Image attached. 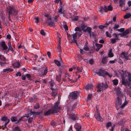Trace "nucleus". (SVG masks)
<instances>
[{
	"label": "nucleus",
	"mask_w": 131,
	"mask_h": 131,
	"mask_svg": "<svg viewBox=\"0 0 131 131\" xmlns=\"http://www.w3.org/2000/svg\"><path fill=\"white\" fill-rule=\"evenodd\" d=\"M60 102L58 101L54 103V107L51 109L49 110L44 113L45 115H48L50 114H53L56 113L60 110V107L59 105Z\"/></svg>",
	"instance_id": "f257e3e1"
},
{
	"label": "nucleus",
	"mask_w": 131,
	"mask_h": 131,
	"mask_svg": "<svg viewBox=\"0 0 131 131\" xmlns=\"http://www.w3.org/2000/svg\"><path fill=\"white\" fill-rule=\"evenodd\" d=\"M7 8V12L8 13V15H12L15 16L18 13V11L13 6H9Z\"/></svg>",
	"instance_id": "f03ea898"
},
{
	"label": "nucleus",
	"mask_w": 131,
	"mask_h": 131,
	"mask_svg": "<svg viewBox=\"0 0 131 131\" xmlns=\"http://www.w3.org/2000/svg\"><path fill=\"white\" fill-rule=\"evenodd\" d=\"M122 100L120 98L118 97H117V100L115 102V105L116 108H123L128 103L127 101L125 100L124 103L122 105H121L122 104Z\"/></svg>",
	"instance_id": "7ed1b4c3"
},
{
	"label": "nucleus",
	"mask_w": 131,
	"mask_h": 131,
	"mask_svg": "<svg viewBox=\"0 0 131 131\" xmlns=\"http://www.w3.org/2000/svg\"><path fill=\"white\" fill-rule=\"evenodd\" d=\"M119 72L122 78V84L123 85H125V79L126 75V72L122 70L119 71Z\"/></svg>",
	"instance_id": "20e7f679"
},
{
	"label": "nucleus",
	"mask_w": 131,
	"mask_h": 131,
	"mask_svg": "<svg viewBox=\"0 0 131 131\" xmlns=\"http://www.w3.org/2000/svg\"><path fill=\"white\" fill-rule=\"evenodd\" d=\"M108 87L107 84H105L103 83H102L98 84L97 85L98 90V92H100L103 91L104 90L106 89Z\"/></svg>",
	"instance_id": "39448f33"
},
{
	"label": "nucleus",
	"mask_w": 131,
	"mask_h": 131,
	"mask_svg": "<svg viewBox=\"0 0 131 131\" xmlns=\"http://www.w3.org/2000/svg\"><path fill=\"white\" fill-rule=\"evenodd\" d=\"M127 74L128 75V80L125 79V84L123 85L125 86L127 85L129 86L131 81V74L128 72H127Z\"/></svg>",
	"instance_id": "423d86ee"
},
{
	"label": "nucleus",
	"mask_w": 131,
	"mask_h": 131,
	"mask_svg": "<svg viewBox=\"0 0 131 131\" xmlns=\"http://www.w3.org/2000/svg\"><path fill=\"white\" fill-rule=\"evenodd\" d=\"M79 94L78 92L77 91H75L71 92L69 94V96L71 97V98L73 99H76L77 97Z\"/></svg>",
	"instance_id": "0eeeda50"
},
{
	"label": "nucleus",
	"mask_w": 131,
	"mask_h": 131,
	"mask_svg": "<svg viewBox=\"0 0 131 131\" xmlns=\"http://www.w3.org/2000/svg\"><path fill=\"white\" fill-rule=\"evenodd\" d=\"M48 72V69L45 67L42 70H40L38 71V73L41 76L45 75Z\"/></svg>",
	"instance_id": "6e6552de"
},
{
	"label": "nucleus",
	"mask_w": 131,
	"mask_h": 131,
	"mask_svg": "<svg viewBox=\"0 0 131 131\" xmlns=\"http://www.w3.org/2000/svg\"><path fill=\"white\" fill-rule=\"evenodd\" d=\"M115 90L116 94L117 96V97H122L123 95L121 91V89L118 87H117L115 88Z\"/></svg>",
	"instance_id": "1a4fd4ad"
},
{
	"label": "nucleus",
	"mask_w": 131,
	"mask_h": 131,
	"mask_svg": "<svg viewBox=\"0 0 131 131\" xmlns=\"http://www.w3.org/2000/svg\"><path fill=\"white\" fill-rule=\"evenodd\" d=\"M36 114V112H31V113H28V114H25V116H22L21 118L19 119L18 120L17 123H19L20 121L22 120V118L24 117H28L30 115H31L32 114L35 115Z\"/></svg>",
	"instance_id": "9d476101"
},
{
	"label": "nucleus",
	"mask_w": 131,
	"mask_h": 131,
	"mask_svg": "<svg viewBox=\"0 0 131 131\" xmlns=\"http://www.w3.org/2000/svg\"><path fill=\"white\" fill-rule=\"evenodd\" d=\"M81 27L82 29V30H83L84 32H90V27H86V26L82 24L81 25Z\"/></svg>",
	"instance_id": "9b49d317"
},
{
	"label": "nucleus",
	"mask_w": 131,
	"mask_h": 131,
	"mask_svg": "<svg viewBox=\"0 0 131 131\" xmlns=\"http://www.w3.org/2000/svg\"><path fill=\"white\" fill-rule=\"evenodd\" d=\"M129 30L128 29H126L123 32L122 36L124 38H127L128 37V35L129 33Z\"/></svg>",
	"instance_id": "f8f14e48"
},
{
	"label": "nucleus",
	"mask_w": 131,
	"mask_h": 131,
	"mask_svg": "<svg viewBox=\"0 0 131 131\" xmlns=\"http://www.w3.org/2000/svg\"><path fill=\"white\" fill-rule=\"evenodd\" d=\"M128 53L127 52H123L121 54V56L123 58H125L126 60L128 59L129 57L127 56Z\"/></svg>",
	"instance_id": "ddd939ff"
},
{
	"label": "nucleus",
	"mask_w": 131,
	"mask_h": 131,
	"mask_svg": "<svg viewBox=\"0 0 131 131\" xmlns=\"http://www.w3.org/2000/svg\"><path fill=\"white\" fill-rule=\"evenodd\" d=\"M0 46L3 48V50H6L8 48L7 46L4 41H2L0 42Z\"/></svg>",
	"instance_id": "4468645a"
},
{
	"label": "nucleus",
	"mask_w": 131,
	"mask_h": 131,
	"mask_svg": "<svg viewBox=\"0 0 131 131\" xmlns=\"http://www.w3.org/2000/svg\"><path fill=\"white\" fill-rule=\"evenodd\" d=\"M71 43H74L76 44L78 47V48L80 49V48L82 47L81 46H82L83 45L81 43V41H71Z\"/></svg>",
	"instance_id": "2eb2a0df"
},
{
	"label": "nucleus",
	"mask_w": 131,
	"mask_h": 131,
	"mask_svg": "<svg viewBox=\"0 0 131 131\" xmlns=\"http://www.w3.org/2000/svg\"><path fill=\"white\" fill-rule=\"evenodd\" d=\"M47 23L48 24V25L51 27H54L55 26V24L53 21H52V20L48 21L47 22Z\"/></svg>",
	"instance_id": "dca6fc26"
},
{
	"label": "nucleus",
	"mask_w": 131,
	"mask_h": 131,
	"mask_svg": "<svg viewBox=\"0 0 131 131\" xmlns=\"http://www.w3.org/2000/svg\"><path fill=\"white\" fill-rule=\"evenodd\" d=\"M119 6L121 7H123L125 4V0H120L119 1Z\"/></svg>",
	"instance_id": "f3484780"
},
{
	"label": "nucleus",
	"mask_w": 131,
	"mask_h": 131,
	"mask_svg": "<svg viewBox=\"0 0 131 131\" xmlns=\"http://www.w3.org/2000/svg\"><path fill=\"white\" fill-rule=\"evenodd\" d=\"M74 127L77 131H80L81 129V126L78 123L76 124L74 126Z\"/></svg>",
	"instance_id": "a211bd4d"
},
{
	"label": "nucleus",
	"mask_w": 131,
	"mask_h": 131,
	"mask_svg": "<svg viewBox=\"0 0 131 131\" xmlns=\"http://www.w3.org/2000/svg\"><path fill=\"white\" fill-rule=\"evenodd\" d=\"M95 46L97 47L96 50L97 51L100 50V49L102 47L103 45L101 44H99L97 43L95 44Z\"/></svg>",
	"instance_id": "6ab92c4d"
},
{
	"label": "nucleus",
	"mask_w": 131,
	"mask_h": 131,
	"mask_svg": "<svg viewBox=\"0 0 131 131\" xmlns=\"http://www.w3.org/2000/svg\"><path fill=\"white\" fill-rule=\"evenodd\" d=\"M107 60V57H103L102 58V62L103 64H106Z\"/></svg>",
	"instance_id": "aec40b11"
},
{
	"label": "nucleus",
	"mask_w": 131,
	"mask_h": 131,
	"mask_svg": "<svg viewBox=\"0 0 131 131\" xmlns=\"http://www.w3.org/2000/svg\"><path fill=\"white\" fill-rule=\"evenodd\" d=\"M75 115L74 114L72 113L70 115L69 118L72 120H75Z\"/></svg>",
	"instance_id": "412c9836"
},
{
	"label": "nucleus",
	"mask_w": 131,
	"mask_h": 131,
	"mask_svg": "<svg viewBox=\"0 0 131 131\" xmlns=\"http://www.w3.org/2000/svg\"><path fill=\"white\" fill-rule=\"evenodd\" d=\"M78 32H76L73 34L72 35V36L73 37V39L72 41H76V39L77 38Z\"/></svg>",
	"instance_id": "4be33fe9"
},
{
	"label": "nucleus",
	"mask_w": 131,
	"mask_h": 131,
	"mask_svg": "<svg viewBox=\"0 0 131 131\" xmlns=\"http://www.w3.org/2000/svg\"><path fill=\"white\" fill-rule=\"evenodd\" d=\"M1 119L2 121L5 122L8 121V120H9V119L7 117L5 116H2L1 117Z\"/></svg>",
	"instance_id": "5701e85b"
},
{
	"label": "nucleus",
	"mask_w": 131,
	"mask_h": 131,
	"mask_svg": "<svg viewBox=\"0 0 131 131\" xmlns=\"http://www.w3.org/2000/svg\"><path fill=\"white\" fill-rule=\"evenodd\" d=\"M10 41H9L8 43V49L10 50L12 52L14 51L13 48L11 46Z\"/></svg>",
	"instance_id": "b1692460"
},
{
	"label": "nucleus",
	"mask_w": 131,
	"mask_h": 131,
	"mask_svg": "<svg viewBox=\"0 0 131 131\" xmlns=\"http://www.w3.org/2000/svg\"><path fill=\"white\" fill-rule=\"evenodd\" d=\"M51 89L52 90V93H51V95H52L55 97V96H56V92L52 88H51Z\"/></svg>",
	"instance_id": "393cba45"
},
{
	"label": "nucleus",
	"mask_w": 131,
	"mask_h": 131,
	"mask_svg": "<svg viewBox=\"0 0 131 131\" xmlns=\"http://www.w3.org/2000/svg\"><path fill=\"white\" fill-rule=\"evenodd\" d=\"M127 94L129 95L130 97H131V87L130 86L129 88L127 89Z\"/></svg>",
	"instance_id": "a878e982"
},
{
	"label": "nucleus",
	"mask_w": 131,
	"mask_h": 131,
	"mask_svg": "<svg viewBox=\"0 0 131 131\" xmlns=\"http://www.w3.org/2000/svg\"><path fill=\"white\" fill-rule=\"evenodd\" d=\"M54 61L55 63L58 66H60V63L62 62V61L61 60L60 62L57 60H54Z\"/></svg>",
	"instance_id": "bb28decb"
},
{
	"label": "nucleus",
	"mask_w": 131,
	"mask_h": 131,
	"mask_svg": "<svg viewBox=\"0 0 131 131\" xmlns=\"http://www.w3.org/2000/svg\"><path fill=\"white\" fill-rule=\"evenodd\" d=\"M11 120L12 122L17 121L18 119L16 116H12L11 118Z\"/></svg>",
	"instance_id": "cd10ccee"
},
{
	"label": "nucleus",
	"mask_w": 131,
	"mask_h": 131,
	"mask_svg": "<svg viewBox=\"0 0 131 131\" xmlns=\"http://www.w3.org/2000/svg\"><path fill=\"white\" fill-rule=\"evenodd\" d=\"M92 29L91 28H90V32H88L90 36V37H94L95 36V34H94L93 32H92Z\"/></svg>",
	"instance_id": "c85d7f7f"
},
{
	"label": "nucleus",
	"mask_w": 131,
	"mask_h": 131,
	"mask_svg": "<svg viewBox=\"0 0 131 131\" xmlns=\"http://www.w3.org/2000/svg\"><path fill=\"white\" fill-rule=\"evenodd\" d=\"M104 71L102 70H100V71L97 72V74L99 75L103 76L104 75Z\"/></svg>",
	"instance_id": "c756f323"
},
{
	"label": "nucleus",
	"mask_w": 131,
	"mask_h": 131,
	"mask_svg": "<svg viewBox=\"0 0 131 131\" xmlns=\"http://www.w3.org/2000/svg\"><path fill=\"white\" fill-rule=\"evenodd\" d=\"M96 119L98 121H102V119L101 117L100 114L98 113L97 116L96 117Z\"/></svg>",
	"instance_id": "7c9ffc66"
},
{
	"label": "nucleus",
	"mask_w": 131,
	"mask_h": 131,
	"mask_svg": "<svg viewBox=\"0 0 131 131\" xmlns=\"http://www.w3.org/2000/svg\"><path fill=\"white\" fill-rule=\"evenodd\" d=\"M13 66L17 68L20 66V64L18 62H16L13 64Z\"/></svg>",
	"instance_id": "2f4dec72"
},
{
	"label": "nucleus",
	"mask_w": 131,
	"mask_h": 131,
	"mask_svg": "<svg viewBox=\"0 0 131 131\" xmlns=\"http://www.w3.org/2000/svg\"><path fill=\"white\" fill-rule=\"evenodd\" d=\"M13 71V70L10 68L4 69L3 70V72H7V73L9 72L12 71Z\"/></svg>",
	"instance_id": "473e14b6"
},
{
	"label": "nucleus",
	"mask_w": 131,
	"mask_h": 131,
	"mask_svg": "<svg viewBox=\"0 0 131 131\" xmlns=\"http://www.w3.org/2000/svg\"><path fill=\"white\" fill-rule=\"evenodd\" d=\"M84 61L88 63V62L91 64H92L94 63V61L92 59H91L89 60V61H88L87 59H85Z\"/></svg>",
	"instance_id": "72a5a7b5"
},
{
	"label": "nucleus",
	"mask_w": 131,
	"mask_h": 131,
	"mask_svg": "<svg viewBox=\"0 0 131 131\" xmlns=\"http://www.w3.org/2000/svg\"><path fill=\"white\" fill-rule=\"evenodd\" d=\"M114 56V54L112 52V51L111 50L109 51L108 53V56L110 57H112Z\"/></svg>",
	"instance_id": "f704fd0d"
},
{
	"label": "nucleus",
	"mask_w": 131,
	"mask_h": 131,
	"mask_svg": "<svg viewBox=\"0 0 131 131\" xmlns=\"http://www.w3.org/2000/svg\"><path fill=\"white\" fill-rule=\"evenodd\" d=\"M12 131H21L20 129L18 126H16L13 129Z\"/></svg>",
	"instance_id": "c9c22d12"
},
{
	"label": "nucleus",
	"mask_w": 131,
	"mask_h": 131,
	"mask_svg": "<svg viewBox=\"0 0 131 131\" xmlns=\"http://www.w3.org/2000/svg\"><path fill=\"white\" fill-rule=\"evenodd\" d=\"M92 87V85L91 84H89L87 85L85 87L86 90H89L91 89Z\"/></svg>",
	"instance_id": "e433bc0d"
},
{
	"label": "nucleus",
	"mask_w": 131,
	"mask_h": 131,
	"mask_svg": "<svg viewBox=\"0 0 131 131\" xmlns=\"http://www.w3.org/2000/svg\"><path fill=\"white\" fill-rule=\"evenodd\" d=\"M118 38L117 35L116 34H115L114 38H112L111 41H115L116 40H117Z\"/></svg>",
	"instance_id": "4c0bfd02"
},
{
	"label": "nucleus",
	"mask_w": 131,
	"mask_h": 131,
	"mask_svg": "<svg viewBox=\"0 0 131 131\" xmlns=\"http://www.w3.org/2000/svg\"><path fill=\"white\" fill-rule=\"evenodd\" d=\"M0 59L3 61H6L7 60L5 57L1 54L0 55Z\"/></svg>",
	"instance_id": "58836bf2"
},
{
	"label": "nucleus",
	"mask_w": 131,
	"mask_h": 131,
	"mask_svg": "<svg viewBox=\"0 0 131 131\" xmlns=\"http://www.w3.org/2000/svg\"><path fill=\"white\" fill-rule=\"evenodd\" d=\"M62 6H60L59 9L58 11V12L60 13V14H62L63 13V12H62Z\"/></svg>",
	"instance_id": "ea45409f"
},
{
	"label": "nucleus",
	"mask_w": 131,
	"mask_h": 131,
	"mask_svg": "<svg viewBox=\"0 0 131 131\" xmlns=\"http://www.w3.org/2000/svg\"><path fill=\"white\" fill-rule=\"evenodd\" d=\"M113 84L115 85H116L118 83V81L117 79H115L113 80Z\"/></svg>",
	"instance_id": "a19ab883"
},
{
	"label": "nucleus",
	"mask_w": 131,
	"mask_h": 131,
	"mask_svg": "<svg viewBox=\"0 0 131 131\" xmlns=\"http://www.w3.org/2000/svg\"><path fill=\"white\" fill-rule=\"evenodd\" d=\"M131 16V14H127L124 16V18L125 19H127Z\"/></svg>",
	"instance_id": "79ce46f5"
},
{
	"label": "nucleus",
	"mask_w": 131,
	"mask_h": 131,
	"mask_svg": "<svg viewBox=\"0 0 131 131\" xmlns=\"http://www.w3.org/2000/svg\"><path fill=\"white\" fill-rule=\"evenodd\" d=\"M74 30L77 32L82 31V30L80 29L79 27H76L74 29Z\"/></svg>",
	"instance_id": "37998d69"
},
{
	"label": "nucleus",
	"mask_w": 131,
	"mask_h": 131,
	"mask_svg": "<svg viewBox=\"0 0 131 131\" xmlns=\"http://www.w3.org/2000/svg\"><path fill=\"white\" fill-rule=\"evenodd\" d=\"M102 9L105 12H107L108 11L107 7L105 5H104L102 7Z\"/></svg>",
	"instance_id": "c03bdc74"
},
{
	"label": "nucleus",
	"mask_w": 131,
	"mask_h": 131,
	"mask_svg": "<svg viewBox=\"0 0 131 131\" xmlns=\"http://www.w3.org/2000/svg\"><path fill=\"white\" fill-rule=\"evenodd\" d=\"M89 48L86 45L84 46L83 49L86 51H88L89 50Z\"/></svg>",
	"instance_id": "a18cd8bd"
},
{
	"label": "nucleus",
	"mask_w": 131,
	"mask_h": 131,
	"mask_svg": "<svg viewBox=\"0 0 131 131\" xmlns=\"http://www.w3.org/2000/svg\"><path fill=\"white\" fill-rule=\"evenodd\" d=\"M35 22L36 23H38L39 21V18L38 17H35Z\"/></svg>",
	"instance_id": "49530a36"
},
{
	"label": "nucleus",
	"mask_w": 131,
	"mask_h": 131,
	"mask_svg": "<svg viewBox=\"0 0 131 131\" xmlns=\"http://www.w3.org/2000/svg\"><path fill=\"white\" fill-rule=\"evenodd\" d=\"M63 27L66 31H68V27L66 24L64 25L63 26Z\"/></svg>",
	"instance_id": "de8ad7c7"
},
{
	"label": "nucleus",
	"mask_w": 131,
	"mask_h": 131,
	"mask_svg": "<svg viewBox=\"0 0 131 131\" xmlns=\"http://www.w3.org/2000/svg\"><path fill=\"white\" fill-rule=\"evenodd\" d=\"M108 10L111 11L112 10L113 7L110 5H108L107 7Z\"/></svg>",
	"instance_id": "09e8293b"
},
{
	"label": "nucleus",
	"mask_w": 131,
	"mask_h": 131,
	"mask_svg": "<svg viewBox=\"0 0 131 131\" xmlns=\"http://www.w3.org/2000/svg\"><path fill=\"white\" fill-rule=\"evenodd\" d=\"M40 33L41 35L43 36H45L46 35V33L43 30H41Z\"/></svg>",
	"instance_id": "8fccbe9b"
},
{
	"label": "nucleus",
	"mask_w": 131,
	"mask_h": 131,
	"mask_svg": "<svg viewBox=\"0 0 131 131\" xmlns=\"http://www.w3.org/2000/svg\"><path fill=\"white\" fill-rule=\"evenodd\" d=\"M111 124L110 122H108L106 125V127L107 129H108L109 127L111 125Z\"/></svg>",
	"instance_id": "3c124183"
},
{
	"label": "nucleus",
	"mask_w": 131,
	"mask_h": 131,
	"mask_svg": "<svg viewBox=\"0 0 131 131\" xmlns=\"http://www.w3.org/2000/svg\"><path fill=\"white\" fill-rule=\"evenodd\" d=\"M39 104L38 103L34 105V107L36 109H37L39 108Z\"/></svg>",
	"instance_id": "603ef678"
},
{
	"label": "nucleus",
	"mask_w": 131,
	"mask_h": 131,
	"mask_svg": "<svg viewBox=\"0 0 131 131\" xmlns=\"http://www.w3.org/2000/svg\"><path fill=\"white\" fill-rule=\"evenodd\" d=\"M119 26L118 25L116 24H115L114 27H113V29H114L115 30V29L119 28Z\"/></svg>",
	"instance_id": "864d4df0"
},
{
	"label": "nucleus",
	"mask_w": 131,
	"mask_h": 131,
	"mask_svg": "<svg viewBox=\"0 0 131 131\" xmlns=\"http://www.w3.org/2000/svg\"><path fill=\"white\" fill-rule=\"evenodd\" d=\"M58 45L57 47V49L59 50H60L61 49V47L60 46V41H59L58 43Z\"/></svg>",
	"instance_id": "5fc2aeb1"
},
{
	"label": "nucleus",
	"mask_w": 131,
	"mask_h": 131,
	"mask_svg": "<svg viewBox=\"0 0 131 131\" xmlns=\"http://www.w3.org/2000/svg\"><path fill=\"white\" fill-rule=\"evenodd\" d=\"M59 16V15H56L54 17V20L55 22H56L58 21L57 18Z\"/></svg>",
	"instance_id": "6e6d98bb"
},
{
	"label": "nucleus",
	"mask_w": 131,
	"mask_h": 131,
	"mask_svg": "<svg viewBox=\"0 0 131 131\" xmlns=\"http://www.w3.org/2000/svg\"><path fill=\"white\" fill-rule=\"evenodd\" d=\"M106 27L105 26H103L102 25H100L99 26V28L100 29H103L104 28Z\"/></svg>",
	"instance_id": "4d7b16f0"
},
{
	"label": "nucleus",
	"mask_w": 131,
	"mask_h": 131,
	"mask_svg": "<svg viewBox=\"0 0 131 131\" xmlns=\"http://www.w3.org/2000/svg\"><path fill=\"white\" fill-rule=\"evenodd\" d=\"M49 83L51 87H52L53 86V84L54 83L52 81H50L49 82Z\"/></svg>",
	"instance_id": "13d9d810"
},
{
	"label": "nucleus",
	"mask_w": 131,
	"mask_h": 131,
	"mask_svg": "<svg viewBox=\"0 0 131 131\" xmlns=\"http://www.w3.org/2000/svg\"><path fill=\"white\" fill-rule=\"evenodd\" d=\"M124 29L123 28H120L119 29H118L117 30L118 31H120L121 32H123L124 31Z\"/></svg>",
	"instance_id": "bf43d9fd"
},
{
	"label": "nucleus",
	"mask_w": 131,
	"mask_h": 131,
	"mask_svg": "<svg viewBox=\"0 0 131 131\" xmlns=\"http://www.w3.org/2000/svg\"><path fill=\"white\" fill-rule=\"evenodd\" d=\"M51 125H52L53 126H55L56 125V123L54 121H52L51 123Z\"/></svg>",
	"instance_id": "052dcab7"
},
{
	"label": "nucleus",
	"mask_w": 131,
	"mask_h": 131,
	"mask_svg": "<svg viewBox=\"0 0 131 131\" xmlns=\"http://www.w3.org/2000/svg\"><path fill=\"white\" fill-rule=\"evenodd\" d=\"M33 118L32 117L29 118L28 120V122L29 123H30L31 122Z\"/></svg>",
	"instance_id": "680f3d73"
},
{
	"label": "nucleus",
	"mask_w": 131,
	"mask_h": 131,
	"mask_svg": "<svg viewBox=\"0 0 131 131\" xmlns=\"http://www.w3.org/2000/svg\"><path fill=\"white\" fill-rule=\"evenodd\" d=\"M106 34L107 36L108 37H111V35L107 31L106 32Z\"/></svg>",
	"instance_id": "e2e57ef3"
},
{
	"label": "nucleus",
	"mask_w": 131,
	"mask_h": 131,
	"mask_svg": "<svg viewBox=\"0 0 131 131\" xmlns=\"http://www.w3.org/2000/svg\"><path fill=\"white\" fill-rule=\"evenodd\" d=\"M39 82L41 83H46V82H47L46 81L45 79H43L42 80H40Z\"/></svg>",
	"instance_id": "0e129e2a"
},
{
	"label": "nucleus",
	"mask_w": 131,
	"mask_h": 131,
	"mask_svg": "<svg viewBox=\"0 0 131 131\" xmlns=\"http://www.w3.org/2000/svg\"><path fill=\"white\" fill-rule=\"evenodd\" d=\"M75 68L77 70L78 72H82V70L81 69H80L78 67H77Z\"/></svg>",
	"instance_id": "69168bd1"
},
{
	"label": "nucleus",
	"mask_w": 131,
	"mask_h": 131,
	"mask_svg": "<svg viewBox=\"0 0 131 131\" xmlns=\"http://www.w3.org/2000/svg\"><path fill=\"white\" fill-rule=\"evenodd\" d=\"M116 61V60L115 59L113 60H110L109 61V63L111 64H113L115 63Z\"/></svg>",
	"instance_id": "338daca9"
},
{
	"label": "nucleus",
	"mask_w": 131,
	"mask_h": 131,
	"mask_svg": "<svg viewBox=\"0 0 131 131\" xmlns=\"http://www.w3.org/2000/svg\"><path fill=\"white\" fill-rule=\"evenodd\" d=\"M123 119H121L120 121L118 123V124L119 125H122L123 124Z\"/></svg>",
	"instance_id": "774afa93"
}]
</instances>
